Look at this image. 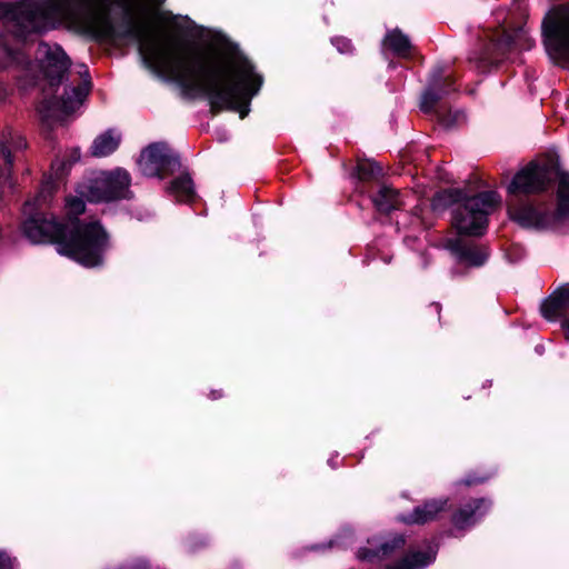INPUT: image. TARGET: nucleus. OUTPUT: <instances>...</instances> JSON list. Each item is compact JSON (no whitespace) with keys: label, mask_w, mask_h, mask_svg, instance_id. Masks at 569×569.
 <instances>
[{"label":"nucleus","mask_w":569,"mask_h":569,"mask_svg":"<svg viewBox=\"0 0 569 569\" xmlns=\"http://www.w3.org/2000/svg\"><path fill=\"white\" fill-rule=\"evenodd\" d=\"M501 204L496 191H483L476 196H466L452 211V226L458 233L481 236L488 224V217Z\"/></svg>","instance_id":"4"},{"label":"nucleus","mask_w":569,"mask_h":569,"mask_svg":"<svg viewBox=\"0 0 569 569\" xmlns=\"http://www.w3.org/2000/svg\"><path fill=\"white\" fill-rule=\"evenodd\" d=\"M490 503L486 499H477L460 508L452 518L453 525L459 529L468 528L477 522L487 510Z\"/></svg>","instance_id":"13"},{"label":"nucleus","mask_w":569,"mask_h":569,"mask_svg":"<svg viewBox=\"0 0 569 569\" xmlns=\"http://www.w3.org/2000/svg\"><path fill=\"white\" fill-rule=\"evenodd\" d=\"M336 543V541H330V547H333Z\"/></svg>","instance_id":"35"},{"label":"nucleus","mask_w":569,"mask_h":569,"mask_svg":"<svg viewBox=\"0 0 569 569\" xmlns=\"http://www.w3.org/2000/svg\"><path fill=\"white\" fill-rule=\"evenodd\" d=\"M0 569H13V560L3 551H0Z\"/></svg>","instance_id":"30"},{"label":"nucleus","mask_w":569,"mask_h":569,"mask_svg":"<svg viewBox=\"0 0 569 569\" xmlns=\"http://www.w3.org/2000/svg\"><path fill=\"white\" fill-rule=\"evenodd\" d=\"M381 174V168L370 159L358 157V180H370Z\"/></svg>","instance_id":"25"},{"label":"nucleus","mask_w":569,"mask_h":569,"mask_svg":"<svg viewBox=\"0 0 569 569\" xmlns=\"http://www.w3.org/2000/svg\"><path fill=\"white\" fill-rule=\"evenodd\" d=\"M27 148L22 136L12 129H6L0 136V151L6 163L11 167L16 154Z\"/></svg>","instance_id":"15"},{"label":"nucleus","mask_w":569,"mask_h":569,"mask_svg":"<svg viewBox=\"0 0 569 569\" xmlns=\"http://www.w3.org/2000/svg\"><path fill=\"white\" fill-rule=\"evenodd\" d=\"M66 208H67L68 219L63 223H69L70 221H76L80 226L91 223V221L80 222L79 219L77 218L79 214H81L84 211V202L82 199H79V198L67 199ZM92 222H96V220H92ZM97 223L102 228V226L99 223V221H97Z\"/></svg>","instance_id":"24"},{"label":"nucleus","mask_w":569,"mask_h":569,"mask_svg":"<svg viewBox=\"0 0 569 569\" xmlns=\"http://www.w3.org/2000/svg\"><path fill=\"white\" fill-rule=\"evenodd\" d=\"M130 174L124 169L103 172L93 179L87 190L86 197L91 202H108L130 198Z\"/></svg>","instance_id":"6"},{"label":"nucleus","mask_w":569,"mask_h":569,"mask_svg":"<svg viewBox=\"0 0 569 569\" xmlns=\"http://www.w3.org/2000/svg\"><path fill=\"white\" fill-rule=\"evenodd\" d=\"M438 118L443 126L451 127V126L460 122V120H462L465 118V116L462 112L457 111V112H455L452 119H449V117L443 116L442 113L438 112Z\"/></svg>","instance_id":"28"},{"label":"nucleus","mask_w":569,"mask_h":569,"mask_svg":"<svg viewBox=\"0 0 569 569\" xmlns=\"http://www.w3.org/2000/svg\"><path fill=\"white\" fill-rule=\"evenodd\" d=\"M443 93H447V91L435 90L433 88L427 89L421 97L420 109L426 113L431 112Z\"/></svg>","instance_id":"26"},{"label":"nucleus","mask_w":569,"mask_h":569,"mask_svg":"<svg viewBox=\"0 0 569 569\" xmlns=\"http://www.w3.org/2000/svg\"><path fill=\"white\" fill-rule=\"evenodd\" d=\"M0 19L11 24V32L17 38H26L30 33L44 30V26L37 24V3L34 0H22L17 3L0 1Z\"/></svg>","instance_id":"7"},{"label":"nucleus","mask_w":569,"mask_h":569,"mask_svg":"<svg viewBox=\"0 0 569 569\" xmlns=\"http://www.w3.org/2000/svg\"><path fill=\"white\" fill-rule=\"evenodd\" d=\"M121 142V134L116 130H107L99 134L91 144V154L93 157H107L114 152Z\"/></svg>","instance_id":"17"},{"label":"nucleus","mask_w":569,"mask_h":569,"mask_svg":"<svg viewBox=\"0 0 569 569\" xmlns=\"http://www.w3.org/2000/svg\"><path fill=\"white\" fill-rule=\"evenodd\" d=\"M90 90V81L84 80L77 87L64 90L61 99H44L39 106V113L47 122L62 121L84 100Z\"/></svg>","instance_id":"9"},{"label":"nucleus","mask_w":569,"mask_h":569,"mask_svg":"<svg viewBox=\"0 0 569 569\" xmlns=\"http://www.w3.org/2000/svg\"><path fill=\"white\" fill-rule=\"evenodd\" d=\"M154 6H161L164 0H150Z\"/></svg>","instance_id":"32"},{"label":"nucleus","mask_w":569,"mask_h":569,"mask_svg":"<svg viewBox=\"0 0 569 569\" xmlns=\"http://www.w3.org/2000/svg\"><path fill=\"white\" fill-rule=\"evenodd\" d=\"M446 81H448V86H451L452 84V81L450 80L449 81V78L447 77Z\"/></svg>","instance_id":"34"},{"label":"nucleus","mask_w":569,"mask_h":569,"mask_svg":"<svg viewBox=\"0 0 569 569\" xmlns=\"http://www.w3.org/2000/svg\"><path fill=\"white\" fill-rule=\"evenodd\" d=\"M542 34L549 57L569 68V6H558L547 13Z\"/></svg>","instance_id":"5"},{"label":"nucleus","mask_w":569,"mask_h":569,"mask_svg":"<svg viewBox=\"0 0 569 569\" xmlns=\"http://www.w3.org/2000/svg\"><path fill=\"white\" fill-rule=\"evenodd\" d=\"M562 329H563L566 339L569 341V319H566L562 322Z\"/></svg>","instance_id":"31"},{"label":"nucleus","mask_w":569,"mask_h":569,"mask_svg":"<svg viewBox=\"0 0 569 569\" xmlns=\"http://www.w3.org/2000/svg\"><path fill=\"white\" fill-rule=\"evenodd\" d=\"M367 556H368V555H367L366 552L361 553V552H359V551H358V553H357V557H358V558H360V557H362V558H367Z\"/></svg>","instance_id":"33"},{"label":"nucleus","mask_w":569,"mask_h":569,"mask_svg":"<svg viewBox=\"0 0 569 569\" xmlns=\"http://www.w3.org/2000/svg\"><path fill=\"white\" fill-rule=\"evenodd\" d=\"M557 204L551 210L545 203H531L518 198L543 190L549 181L546 167L529 163L522 168L508 186L510 199L507 202L509 218L522 228L549 229L569 219V171L557 172Z\"/></svg>","instance_id":"3"},{"label":"nucleus","mask_w":569,"mask_h":569,"mask_svg":"<svg viewBox=\"0 0 569 569\" xmlns=\"http://www.w3.org/2000/svg\"><path fill=\"white\" fill-rule=\"evenodd\" d=\"M332 43L337 47L338 51L341 53L351 51V47H352L351 40H348L345 38H335L332 40Z\"/></svg>","instance_id":"29"},{"label":"nucleus","mask_w":569,"mask_h":569,"mask_svg":"<svg viewBox=\"0 0 569 569\" xmlns=\"http://www.w3.org/2000/svg\"><path fill=\"white\" fill-rule=\"evenodd\" d=\"M21 62H23L22 53L10 48L7 40L0 34V68Z\"/></svg>","instance_id":"23"},{"label":"nucleus","mask_w":569,"mask_h":569,"mask_svg":"<svg viewBox=\"0 0 569 569\" xmlns=\"http://www.w3.org/2000/svg\"><path fill=\"white\" fill-rule=\"evenodd\" d=\"M448 247L459 257L461 261L475 267L485 263L488 253L485 249L466 244L461 240H450Z\"/></svg>","instance_id":"16"},{"label":"nucleus","mask_w":569,"mask_h":569,"mask_svg":"<svg viewBox=\"0 0 569 569\" xmlns=\"http://www.w3.org/2000/svg\"><path fill=\"white\" fill-rule=\"evenodd\" d=\"M533 46V40L523 28L512 31L502 30L497 38L489 44L482 56L479 58L480 69L496 64L516 50H527Z\"/></svg>","instance_id":"8"},{"label":"nucleus","mask_w":569,"mask_h":569,"mask_svg":"<svg viewBox=\"0 0 569 569\" xmlns=\"http://www.w3.org/2000/svg\"><path fill=\"white\" fill-rule=\"evenodd\" d=\"M53 192V183L48 180L39 193L23 206L26 219L22 232L32 243L53 242L60 254H64L86 267L102 263V256L109 248V237L97 222L80 226L76 221L61 223L52 214L41 212Z\"/></svg>","instance_id":"2"},{"label":"nucleus","mask_w":569,"mask_h":569,"mask_svg":"<svg viewBox=\"0 0 569 569\" xmlns=\"http://www.w3.org/2000/svg\"><path fill=\"white\" fill-rule=\"evenodd\" d=\"M36 58L50 86H58L70 67V60L61 47L40 42Z\"/></svg>","instance_id":"11"},{"label":"nucleus","mask_w":569,"mask_h":569,"mask_svg":"<svg viewBox=\"0 0 569 569\" xmlns=\"http://www.w3.org/2000/svg\"><path fill=\"white\" fill-rule=\"evenodd\" d=\"M37 24L56 28L68 24L96 36L112 37V7L122 10L126 28L122 38L139 43L143 63L158 76H166L187 91L207 96L212 112L239 111L243 119L250 99L258 92L262 79L253 66L230 46L212 48L207 53L188 49L171 37L157 34L136 20L143 0H40Z\"/></svg>","instance_id":"1"},{"label":"nucleus","mask_w":569,"mask_h":569,"mask_svg":"<svg viewBox=\"0 0 569 569\" xmlns=\"http://www.w3.org/2000/svg\"><path fill=\"white\" fill-rule=\"evenodd\" d=\"M447 505L448 499L445 498L427 500L412 512L401 516L400 520L407 525H425L436 520L446 510Z\"/></svg>","instance_id":"12"},{"label":"nucleus","mask_w":569,"mask_h":569,"mask_svg":"<svg viewBox=\"0 0 569 569\" xmlns=\"http://www.w3.org/2000/svg\"><path fill=\"white\" fill-rule=\"evenodd\" d=\"M569 307V283L559 287L541 305V313L548 320L558 318Z\"/></svg>","instance_id":"14"},{"label":"nucleus","mask_w":569,"mask_h":569,"mask_svg":"<svg viewBox=\"0 0 569 569\" xmlns=\"http://www.w3.org/2000/svg\"><path fill=\"white\" fill-rule=\"evenodd\" d=\"M373 203L380 212L388 213L392 210L400 209L403 201L396 189L382 186L373 197Z\"/></svg>","instance_id":"19"},{"label":"nucleus","mask_w":569,"mask_h":569,"mask_svg":"<svg viewBox=\"0 0 569 569\" xmlns=\"http://www.w3.org/2000/svg\"><path fill=\"white\" fill-rule=\"evenodd\" d=\"M466 194L458 189H446L435 194L432 198L431 207L435 211H442L448 207H458Z\"/></svg>","instance_id":"22"},{"label":"nucleus","mask_w":569,"mask_h":569,"mask_svg":"<svg viewBox=\"0 0 569 569\" xmlns=\"http://www.w3.org/2000/svg\"><path fill=\"white\" fill-rule=\"evenodd\" d=\"M405 546V538L401 535H395L388 541L381 543L377 551V556L387 557L391 555L395 550L400 549Z\"/></svg>","instance_id":"27"},{"label":"nucleus","mask_w":569,"mask_h":569,"mask_svg":"<svg viewBox=\"0 0 569 569\" xmlns=\"http://www.w3.org/2000/svg\"><path fill=\"white\" fill-rule=\"evenodd\" d=\"M383 46L400 58H408L412 50V44L409 38L399 29H393L387 32L383 39Z\"/></svg>","instance_id":"18"},{"label":"nucleus","mask_w":569,"mask_h":569,"mask_svg":"<svg viewBox=\"0 0 569 569\" xmlns=\"http://www.w3.org/2000/svg\"><path fill=\"white\" fill-rule=\"evenodd\" d=\"M138 164L143 176L162 178L163 173H171L179 168L180 161L166 143L157 142L143 149Z\"/></svg>","instance_id":"10"},{"label":"nucleus","mask_w":569,"mask_h":569,"mask_svg":"<svg viewBox=\"0 0 569 569\" xmlns=\"http://www.w3.org/2000/svg\"><path fill=\"white\" fill-rule=\"evenodd\" d=\"M435 560V552L411 551L401 561L388 569H423Z\"/></svg>","instance_id":"21"},{"label":"nucleus","mask_w":569,"mask_h":569,"mask_svg":"<svg viewBox=\"0 0 569 569\" xmlns=\"http://www.w3.org/2000/svg\"><path fill=\"white\" fill-rule=\"evenodd\" d=\"M169 191L177 200L182 202H190L196 198L193 181L189 173H183L172 180Z\"/></svg>","instance_id":"20"}]
</instances>
